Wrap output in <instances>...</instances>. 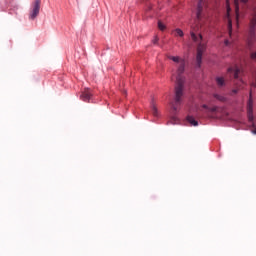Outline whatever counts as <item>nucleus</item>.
I'll use <instances>...</instances> for the list:
<instances>
[{
  "label": "nucleus",
  "instance_id": "f257e3e1",
  "mask_svg": "<svg viewBox=\"0 0 256 256\" xmlns=\"http://www.w3.org/2000/svg\"><path fill=\"white\" fill-rule=\"evenodd\" d=\"M185 73V61L180 62L178 66V76L176 78V86H175V101L176 103L183 102V95H185V83L183 82V78L181 75Z\"/></svg>",
  "mask_w": 256,
  "mask_h": 256
},
{
  "label": "nucleus",
  "instance_id": "f03ea898",
  "mask_svg": "<svg viewBox=\"0 0 256 256\" xmlns=\"http://www.w3.org/2000/svg\"><path fill=\"white\" fill-rule=\"evenodd\" d=\"M256 41V14L250 20V25L247 32V45L250 49V57L256 61V51H253V44Z\"/></svg>",
  "mask_w": 256,
  "mask_h": 256
},
{
  "label": "nucleus",
  "instance_id": "7ed1b4c3",
  "mask_svg": "<svg viewBox=\"0 0 256 256\" xmlns=\"http://www.w3.org/2000/svg\"><path fill=\"white\" fill-rule=\"evenodd\" d=\"M39 11H41V0H34L30 7L28 16L29 21H35L39 16Z\"/></svg>",
  "mask_w": 256,
  "mask_h": 256
},
{
  "label": "nucleus",
  "instance_id": "20e7f679",
  "mask_svg": "<svg viewBox=\"0 0 256 256\" xmlns=\"http://www.w3.org/2000/svg\"><path fill=\"white\" fill-rule=\"evenodd\" d=\"M227 73L230 74V79H235L236 81H239V83H241L243 85V83H245L243 81V78H241V73H243L241 71V68L237 65L234 66H230L227 69Z\"/></svg>",
  "mask_w": 256,
  "mask_h": 256
},
{
  "label": "nucleus",
  "instance_id": "39448f33",
  "mask_svg": "<svg viewBox=\"0 0 256 256\" xmlns=\"http://www.w3.org/2000/svg\"><path fill=\"white\" fill-rule=\"evenodd\" d=\"M247 117H248L249 125L253 128L252 133L253 135H256V117L253 114V106L248 107Z\"/></svg>",
  "mask_w": 256,
  "mask_h": 256
},
{
  "label": "nucleus",
  "instance_id": "423d86ee",
  "mask_svg": "<svg viewBox=\"0 0 256 256\" xmlns=\"http://www.w3.org/2000/svg\"><path fill=\"white\" fill-rule=\"evenodd\" d=\"M81 101L85 103H91L93 101V92L89 88H85V90L80 95Z\"/></svg>",
  "mask_w": 256,
  "mask_h": 256
},
{
  "label": "nucleus",
  "instance_id": "0eeeda50",
  "mask_svg": "<svg viewBox=\"0 0 256 256\" xmlns=\"http://www.w3.org/2000/svg\"><path fill=\"white\" fill-rule=\"evenodd\" d=\"M203 63V49L198 48L196 55V67L201 69V64Z\"/></svg>",
  "mask_w": 256,
  "mask_h": 256
},
{
  "label": "nucleus",
  "instance_id": "6e6552de",
  "mask_svg": "<svg viewBox=\"0 0 256 256\" xmlns=\"http://www.w3.org/2000/svg\"><path fill=\"white\" fill-rule=\"evenodd\" d=\"M175 100V98H174ZM177 105H181L180 103H177V101L175 100V104L172 105V118H171V123L173 125H175V123H177Z\"/></svg>",
  "mask_w": 256,
  "mask_h": 256
},
{
  "label": "nucleus",
  "instance_id": "1a4fd4ad",
  "mask_svg": "<svg viewBox=\"0 0 256 256\" xmlns=\"http://www.w3.org/2000/svg\"><path fill=\"white\" fill-rule=\"evenodd\" d=\"M216 85L219 87V89H223L227 85V80L223 76H217L215 78Z\"/></svg>",
  "mask_w": 256,
  "mask_h": 256
},
{
  "label": "nucleus",
  "instance_id": "9d476101",
  "mask_svg": "<svg viewBox=\"0 0 256 256\" xmlns=\"http://www.w3.org/2000/svg\"><path fill=\"white\" fill-rule=\"evenodd\" d=\"M196 17L197 19H201V17H203V0H198Z\"/></svg>",
  "mask_w": 256,
  "mask_h": 256
},
{
  "label": "nucleus",
  "instance_id": "9b49d317",
  "mask_svg": "<svg viewBox=\"0 0 256 256\" xmlns=\"http://www.w3.org/2000/svg\"><path fill=\"white\" fill-rule=\"evenodd\" d=\"M190 35L194 43H201V41H203V36L201 34L197 35L195 32H190Z\"/></svg>",
  "mask_w": 256,
  "mask_h": 256
},
{
  "label": "nucleus",
  "instance_id": "f8f14e48",
  "mask_svg": "<svg viewBox=\"0 0 256 256\" xmlns=\"http://www.w3.org/2000/svg\"><path fill=\"white\" fill-rule=\"evenodd\" d=\"M186 119L188 123H190V125H192L193 127H197L199 125V122L195 119V117L191 115H188Z\"/></svg>",
  "mask_w": 256,
  "mask_h": 256
},
{
  "label": "nucleus",
  "instance_id": "ddd939ff",
  "mask_svg": "<svg viewBox=\"0 0 256 256\" xmlns=\"http://www.w3.org/2000/svg\"><path fill=\"white\" fill-rule=\"evenodd\" d=\"M203 109H206V111H209V113H217V111H219V107L217 106H207V104L203 105Z\"/></svg>",
  "mask_w": 256,
  "mask_h": 256
},
{
  "label": "nucleus",
  "instance_id": "4468645a",
  "mask_svg": "<svg viewBox=\"0 0 256 256\" xmlns=\"http://www.w3.org/2000/svg\"><path fill=\"white\" fill-rule=\"evenodd\" d=\"M214 99H217V101H220L221 103H225L227 101V98L223 95L214 94Z\"/></svg>",
  "mask_w": 256,
  "mask_h": 256
},
{
  "label": "nucleus",
  "instance_id": "2eb2a0df",
  "mask_svg": "<svg viewBox=\"0 0 256 256\" xmlns=\"http://www.w3.org/2000/svg\"><path fill=\"white\" fill-rule=\"evenodd\" d=\"M175 33H176V36H178V37H184L185 36V33H183V30H181L180 28H177L175 30Z\"/></svg>",
  "mask_w": 256,
  "mask_h": 256
},
{
  "label": "nucleus",
  "instance_id": "dca6fc26",
  "mask_svg": "<svg viewBox=\"0 0 256 256\" xmlns=\"http://www.w3.org/2000/svg\"><path fill=\"white\" fill-rule=\"evenodd\" d=\"M158 29H160V31H165L167 27L165 26V24H163V22L158 21Z\"/></svg>",
  "mask_w": 256,
  "mask_h": 256
},
{
  "label": "nucleus",
  "instance_id": "f3484780",
  "mask_svg": "<svg viewBox=\"0 0 256 256\" xmlns=\"http://www.w3.org/2000/svg\"><path fill=\"white\" fill-rule=\"evenodd\" d=\"M152 114L154 115V117H159V111L155 106L152 107Z\"/></svg>",
  "mask_w": 256,
  "mask_h": 256
},
{
  "label": "nucleus",
  "instance_id": "a211bd4d",
  "mask_svg": "<svg viewBox=\"0 0 256 256\" xmlns=\"http://www.w3.org/2000/svg\"><path fill=\"white\" fill-rule=\"evenodd\" d=\"M170 59H171V61H173L174 63H179V57H178V56H171Z\"/></svg>",
  "mask_w": 256,
  "mask_h": 256
},
{
  "label": "nucleus",
  "instance_id": "6ab92c4d",
  "mask_svg": "<svg viewBox=\"0 0 256 256\" xmlns=\"http://www.w3.org/2000/svg\"><path fill=\"white\" fill-rule=\"evenodd\" d=\"M159 42V37H155V39L153 40V43H154V45H157V43Z\"/></svg>",
  "mask_w": 256,
  "mask_h": 256
},
{
  "label": "nucleus",
  "instance_id": "aec40b11",
  "mask_svg": "<svg viewBox=\"0 0 256 256\" xmlns=\"http://www.w3.org/2000/svg\"><path fill=\"white\" fill-rule=\"evenodd\" d=\"M237 93H239V89H233L232 90V95H237Z\"/></svg>",
  "mask_w": 256,
  "mask_h": 256
},
{
  "label": "nucleus",
  "instance_id": "412c9836",
  "mask_svg": "<svg viewBox=\"0 0 256 256\" xmlns=\"http://www.w3.org/2000/svg\"><path fill=\"white\" fill-rule=\"evenodd\" d=\"M236 3H239V1H241L242 3H247L248 0H235Z\"/></svg>",
  "mask_w": 256,
  "mask_h": 256
},
{
  "label": "nucleus",
  "instance_id": "4be33fe9",
  "mask_svg": "<svg viewBox=\"0 0 256 256\" xmlns=\"http://www.w3.org/2000/svg\"><path fill=\"white\" fill-rule=\"evenodd\" d=\"M146 7H147L148 11H151V6L149 5V3H146Z\"/></svg>",
  "mask_w": 256,
  "mask_h": 256
},
{
  "label": "nucleus",
  "instance_id": "5701e85b",
  "mask_svg": "<svg viewBox=\"0 0 256 256\" xmlns=\"http://www.w3.org/2000/svg\"><path fill=\"white\" fill-rule=\"evenodd\" d=\"M225 45H226L227 47H229V45H230L229 40H225Z\"/></svg>",
  "mask_w": 256,
  "mask_h": 256
},
{
  "label": "nucleus",
  "instance_id": "b1692460",
  "mask_svg": "<svg viewBox=\"0 0 256 256\" xmlns=\"http://www.w3.org/2000/svg\"><path fill=\"white\" fill-rule=\"evenodd\" d=\"M9 14H10V15H13V10H10Z\"/></svg>",
  "mask_w": 256,
  "mask_h": 256
}]
</instances>
